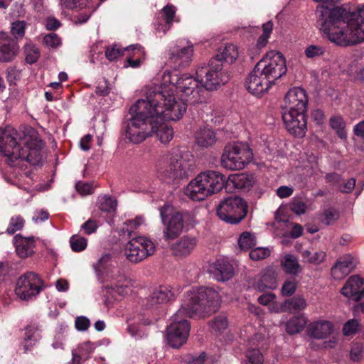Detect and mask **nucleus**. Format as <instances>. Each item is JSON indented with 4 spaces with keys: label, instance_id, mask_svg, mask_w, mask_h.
Listing matches in <instances>:
<instances>
[{
    "label": "nucleus",
    "instance_id": "1",
    "mask_svg": "<svg viewBox=\"0 0 364 364\" xmlns=\"http://www.w3.org/2000/svg\"><path fill=\"white\" fill-rule=\"evenodd\" d=\"M163 83L146 87V100L140 101L139 110L160 114L168 119H180L187 109L186 102H198L202 87L196 76L164 72Z\"/></svg>",
    "mask_w": 364,
    "mask_h": 364
},
{
    "label": "nucleus",
    "instance_id": "2",
    "mask_svg": "<svg viewBox=\"0 0 364 364\" xmlns=\"http://www.w3.org/2000/svg\"><path fill=\"white\" fill-rule=\"evenodd\" d=\"M220 296L214 289L193 287L184 295L181 308L167 327L166 338L168 344L175 348L183 345L189 336L190 325L186 318L195 316L205 317L215 312L220 304Z\"/></svg>",
    "mask_w": 364,
    "mask_h": 364
},
{
    "label": "nucleus",
    "instance_id": "3",
    "mask_svg": "<svg viewBox=\"0 0 364 364\" xmlns=\"http://www.w3.org/2000/svg\"><path fill=\"white\" fill-rule=\"evenodd\" d=\"M321 30L336 45L346 47L364 42V4L350 12L341 6H321Z\"/></svg>",
    "mask_w": 364,
    "mask_h": 364
},
{
    "label": "nucleus",
    "instance_id": "4",
    "mask_svg": "<svg viewBox=\"0 0 364 364\" xmlns=\"http://www.w3.org/2000/svg\"><path fill=\"white\" fill-rule=\"evenodd\" d=\"M43 145L38 132L31 127L21 132L11 127L0 131V152L10 166H22L21 163L25 161L39 164Z\"/></svg>",
    "mask_w": 364,
    "mask_h": 364
},
{
    "label": "nucleus",
    "instance_id": "5",
    "mask_svg": "<svg viewBox=\"0 0 364 364\" xmlns=\"http://www.w3.org/2000/svg\"><path fill=\"white\" fill-rule=\"evenodd\" d=\"M145 100L146 97L139 99L130 107L129 112L132 117L127 127V138L134 144H139L151 133H154L161 143L168 144L173 137V130L171 126L162 121H177L178 119H168L160 114H154L151 109L141 112L139 103L140 101Z\"/></svg>",
    "mask_w": 364,
    "mask_h": 364
},
{
    "label": "nucleus",
    "instance_id": "6",
    "mask_svg": "<svg viewBox=\"0 0 364 364\" xmlns=\"http://www.w3.org/2000/svg\"><path fill=\"white\" fill-rule=\"evenodd\" d=\"M308 102L306 92L299 87L289 89L284 96L282 119L288 132L295 136L302 137L306 134Z\"/></svg>",
    "mask_w": 364,
    "mask_h": 364
},
{
    "label": "nucleus",
    "instance_id": "7",
    "mask_svg": "<svg viewBox=\"0 0 364 364\" xmlns=\"http://www.w3.org/2000/svg\"><path fill=\"white\" fill-rule=\"evenodd\" d=\"M225 186V176L219 171H207L191 180L185 189V194L196 201L220 192Z\"/></svg>",
    "mask_w": 364,
    "mask_h": 364
},
{
    "label": "nucleus",
    "instance_id": "8",
    "mask_svg": "<svg viewBox=\"0 0 364 364\" xmlns=\"http://www.w3.org/2000/svg\"><path fill=\"white\" fill-rule=\"evenodd\" d=\"M191 154L186 150L173 149L164 156L166 165L158 169V177L167 183L188 178L191 173Z\"/></svg>",
    "mask_w": 364,
    "mask_h": 364
},
{
    "label": "nucleus",
    "instance_id": "9",
    "mask_svg": "<svg viewBox=\"0 0 364 364\" xmlns=\"http://www.w3.org/2000/svg\"><path fill=\"white\" fill-rule=\"evenodd\" d=\"M252 158V151L247 144L234 142L225 146L221 156V165L229 170H242Z\"/></svg>",
    "mask_w": 364,
    "mask_h": 364
},
{
    "label": "nucleus",
    "instance_id": "10",
    "mask_svg": "<svg viewBox=\"0 0 364 364\" xmlns=\"http://www.w3.org/2000/svg\"><path fill=\"white\" fill-rule=\"evenodd\" d=\"M196 75L201 87L208 90H216L229 80L228 73L218 58H212L208 66L199 68Z\"/></svg>",
    "mask_w": 364,
    "mask_h": 364
},
{
    "label": "nucleus",
    "instance_id": "11",
    "mask_svg": "<svg viewBox=\"0 0 364 364\" xmlns=\"http://www.w3.org/2000/svg\"><path fill=\"white\" fill-rule=\"evenodd\" d=\"M256 65L272 84L287 71L285 58L276 50L267 52Z\"/></svg>",
    "mask_w": 364,
    "mask_h": 364
},
{
    "label": "nucleus",
    "instance_id": "12",
    "mask_svg": "<svg viewBox=\"0 0 364 364\" xmlns=\"http://www.w3.org/2000/svg\"><path fill=\"white\" fill-rule=\"evenodd\" d=\"M247 205L239 196H230L220 202L217 208L218 217L226 223L237 224L247 214Z\"/></svg>",
    "mask_w": 364,
    "mask_h": 364
},
{
    "label": "nucleus",
    "instance_id": "13",
    "mask_svg": "<svg viewBox=\"0 0 364 364\" xmlns=\"http://www.w3.org/2000/svg\"><path fill=\"white\" fill-rule=\"evenodd\" d=\"M159 211L161 220L166 227L164 237L166 240H173L179 236L184 226L182 215L170 205H164Z\"/></svg>",
    "mask_w": 364,
    "mask_h": 364
},
{
    "label": "nucleus",
    "instance_id": "14",
    "mask_svg": "<svg viewBox=\"0 0 364 364\" xmlns=\"http://www.w3.org/2000/svg\"><path fill=\"white\" fill-rule=\"evenodd\" d=\"M155 252V245L151 240L144 237H138L129 241L124 254L131 262L137 263Z\"/></svg>",
    "mask_w": 364,
    "mask_h": 364
},
{
    "label": "nucleus",
    "instance_id": "15",
    "mask_svg": "<svg viewBox=\"0 0 364 364\" xmlns=\"http://www.w3.org/2000/svg\"><path fill=\"white\" fill-rule=\"evenodd\" d=\"M43 287V281L38 275L29 272L22 275L17 281L15 292L22 300L32 299Z\"/></svg>",
    "mask_w": 364,
    "mask_h": 364
},
{
    "label": "nucleus",
    "instance_id": "16",
    "mask_svg": "<svg viewBox=\"0 0 364 364\" xmlns=\"http://www.w3.org/2000/svg\"><path fill=\"white\" fill-rule=\"evenodd\" d=\"M193 45L188 41H180L170 50L169 61L175 68L188 65L192 60Z\"/></svg>",
    "mask_w": 364,
    "mask_h": 364
},
{
    "label": "nucleus",
    "instance_id": "17",
    "mask_svg": "<svg viewBox=\"0 0 364 364\" xmlns=\"http://www.w3.org/2000/svg\"><path fill=\"white\" fill-rule=\"evenodd\" d=\"M272 85L271 81L262 73L257 65L250 73L246 80V87L248 91L257 96H259L267 91Z\"/></svg>",
    "mask_w": 364,
    "mask_h": 364
},
{
    "label": "nucleus",
    "instance_id": "18",
    "mask_svg": "<svg viewBox=\"0 0 364 364\" xmlns=\"http://www.w3.org/2000/svg\"><path fill=\"white\" fill-rule=\"evenodd\" d=\"M174 298V294L170 287L159 286L143 301L146 308H157L167 304Z\"/></svg>",
    "mask_w": 364,
    "mask_h": 364
},
{
    "label": "nucleus",
    "instance_id": "19",
    "mask_svg": "<svg viewBox=\"0 0 364 364\" xmlns=\"http://www.w3.org/2000/svg\"><path fill=\"white\" fill-rule=\"evenodd\" d=\"M341 293L353 300H360L364 296V279L359 275L350 277L341 288Z\"/></svg>",
    "mask_w": 364,
    "mask_h": 364
},
{
    "label": "nucleus",
    "instance_id": "20",
    "mask_svg": "<svg viewBox=\"0 0 364 364\" xmlns=\"http://www.w3.org/2000/svg\"><path fill=\"white\" fill-rule=\"evenodd\" d=\"M357 261L351 255L340 257L331 268V276L334 279L341 280L348 275L355 267Z\"/></svg>",
    "mask_w": 364,
    "mask_h": 364
},
{
    "label": "nucleus",
    "instance_id": "21",
    "mask_svg": "<svg viewBox=\"0 0 364 364\" xmlns=\"http://www.w3.org/2000/svg\"><path fill=\"white\" fill-rule=\"evenodd\" d=\"M18 52L16 41L6 33H0V62L13 60Z\"/></svg>",
    "mask_w": 364,
    "mask_h": 364
},
{
    "label": "nucleus",
    "instance_id": "22",
    "mask_svg": "<svg viewBox=\"0 0 364 364\" xmlns=\"http://www.w3.org/2000/svg\"><path fill=\"white\" fill-rule=\"evenodd\" d=\"M254 183L253 177L245 173H234L225 178V188L230 191L238 190H248Z\"/></svg>",
    "mask_w": 364,
    "mask_h": 364
},
{
    "label": "nucleus",
    "instance_id": "23",
    "mask_svg": "<svg viewBox=\"0 0 364 364\" xmlns=\"http://www.w3.org/2000/svg\"><path fill=\"white\" fill-rule=\"evenodd\" d=\"M13 243L16 254L21 258L31 257L34 253L35 240L33 237H23L18 234L14 237Z\"/></svg>",
    "mask_w": 364,
    "mask_h": 364
},
{
    "label": "nucleus",
    "instance_id": "24",
    "mask_svg": "<svg viewBox=\"0 0 364 364\" xmlns=\"http://www.w3.org/2000/svg\"><path fill=\"white\" fill-rule=\"evenodd\" d=\"M197 245L194 237L183 236L171 246L173 254L178 257H186L191 253Z\"/></svg>",
    "mask_w": 364,
    "mask_h": 364
},
{
    "label": "nucleus",
    "instance_id": "25",
    "mask_svg": "<svg viewBox=\"0 0 364 364\" xmlns=\"http://www.w3.org/2000/svg\"><path fill=\"white\" fill-rule=\"evenodd\" d=\"M333 325L328 321H318L309 325V331L313 337L321 339L326 338L333 332Z\"/></svg>",
    "mask_w": 364,
    "mask_h": 364
},
{
    "label": "nucleus",
    "instance_id": "26",
    "mask_svg": "<svg viewBox=\"0 0 364 364\" xmlns=\"http://www.w3.org/2000/svg\"><path fill=\"white\" fill-rule=\"evenodd\" d=\"M261 338L262 336L257 334L250 341L249 345L251 346L249 347L246 352V358L250 364H263L264 363V357L259 350L252 348L254 346H259V341Z\"/></svg>",
    "mask_w": 364,
    "mask_h": 364
},
{
    "label": "nucleus",
    "instance_id": "27",
    "mask_svg": "<svg viewBox=\"0 0 364 364\" xmlns=\"http://www.w3.org/2000/svg\"><path fill=\"white\" fill-rule=\"evenodd\" d=\"M215 279L218 281H227L234 274V269L232 264L223 259H219L215 264Z\"/></svg>",
    "mask_w": 364,
    "mask_h": 364
},
{
    "label": "nucleus",
    "instance_id": "28",
    "mask_svg": "<svg viewBox=\"0 0 364 364\" xmlns=\"http://www.w3.org/2000/svg\"><path fill=\"white\" fill-rule=\"evenodd\" d=\"M300 254L302 257L303 262L313 265H319L322 264L326 258V254L323 250L306 249L301 250Z\"/></svg>",
    "mask_w": 364,
    "mask_h": 364
},
{
    "label": "nucleus",
    "instance_id": "29",
    "mask_svg": "<svg viewBox=\"0 0 364 364\" xmlns=\"http://www.w3.org/2000/svg\"><path fill=\"white\" fill-rule=\"evenodd\" d=\"M281 265L288 274L296 276L302 271V267L299 264L298 258L291 254L284 255L281 261Z\"/></svg>",
    "mask_w": 364,
    "mask_h": 364
},
{
    "label": "nucleus",
    "instance_id": "30",
    "mask_svg": "<svg viewBox=\"0 0 364 364\" xmlns=\"http://www.w3.org/2000/svg\"><path fill=\"white\" fill-rule=\"evenodd\" d=\"M41 336L36 326H28L26 328L24 341L22 343L23 352L26 353L41 339Z\"/></svg>",
    "mask_w": 364,
    "mask_h": 364
},
{
    "label": "nucleus",
    "instance_id": "31",
    "mask_svg": "<svg viewBox=\"0 0 364 364\" xmlns=\"http://www.w3.org/2000/svg\"><path fill=\"white\" fill-rule=\"evenodd\" d=\"M196 140L199 146L208 147L215 143L216 136L210 128L203 127L197 132Z\"/></svg>",
    "mask_w": 364,
    "mask_h": 364
},
{
    "label": "nucleus",
    "instance_id": "32",
    "mask_svg": "<svg viewBox=\"0 0 364 364\" xmlns=\"http://www.w3.org/2000/svg\"><path fill=\"white\" fill-rule=\"evenodd\" d=\"M239 56V52L237 46L234 44H228L222 48L218 53L213 58H218L222 63L223 60L232 63Z\"/></svg>",
    "mask_w": 364,
    "mask_h": 364
},
{
    "label": "nucleus",
    "instance_id": "33",
    "mask_svg": "<svg viewBox=\"0 0 364 364\" xmlns=\"http://www.w3.org/2000/svg\"><path fill=\"white\" fill-rule=\"evenodd\" d=\"M277 286L276 276L272 270L263 274L256 284V288L260 291H264L267 289H274Z\"/></svg>",
    "mask_w": 364,
    "mask_h": 364
},
{
    "label": "nucleus",
    "instance_id": "34",
    "mask_svg": "<svg viewBox=\"0 0 364 364\" xmlns=\"http://www.w3.org/2000/svg\"><path fill=\"white\" fill-rule=\"evenodd\" d=\"M67 336V326L62 324L60 325L58 327L54 336L52 347L55 350H64L66 343Z\"/></svg>",
    "mask_w": 364,
    "mask_h": 364
},
{
    "label": "nucleus",
    "instance_id": "35",
    "mask_svg": "<svg viewBox=\"0 0 364 364\" xmlns=\"http://www.w3.org/2000/svg\"><path fill=\"white\" fill-rule=\"evenodd\" d=\"M127 322L128 323V333L131 336H134L137 334L139 331V325H149L151 321L148 318H144L141 316L137 315L136 317L127 318Z\"/></svg>",
    "mask_w": 364,
    "mask_h": 364
},
{
    "label": "nucleus",
    "instance_id": "36",
    "mask_svg": "<svg viewBox=\"0 0 364 364\" xmlns=\"http://www.w3.org/2000/svg\"><path fill=\"white\" fill-rule=\"evenodd\" d=\"M284 306L287 311L296 312L304 310L306 307V301L303 297L296 296L286 300Z\"/></svg>",
    "mask_w": 364,
    "mask_h": 364
},
{
    "label": "nucleus",
    "instance_id": "37",
    "mask_svg": "<svg viewBox=\"0 0 364 364\" xmlns=\"http://www.w3.org/2000/svg\"><path fill=\"white\" fill-rule=\"evenodd\" d=\"M127 50H135V53H134V55H137L135 59L129 57L127 59L128 66L132 67V68H137L139 67L141 62L144 60V51L143 50V48L139 45H132L127 48Z\"/></svg>",
    "mask_w": 364,
    "mask_h": 364
},
{
    "label": "nucleus",
    "instance_id": "38",
    "mask_svg": "<svg viewBox=\"0 0 364 364\" xmlns=\"http://www.w3.org/2000/svg\"><path fill=\"white\" fill-rule=\"evenodd\" d=\"M61 5L69 9L82 10L83 9H90V0H60Z\"/></svg>",
    "mask_w": 364,
    "mask_h": 364
},
{
    "label": "nucleus",
    "instance_id": "39",
    "mask_svg": "<svg viewBox=\"0 0 364 364\" xmlns=\"http://www.w3.org/2000/svg\"><path fill=\"white\" fill-rule=\"evenodd\" d=\"M145 219L142 215H138L134 219L128 220L124 223L123 230L127 232L129 235L137 230L141 225H144Z\"/></svg>",
    "mask_w": 364,
    "mask_h": 364
},
{
    "label": "nucleus",
    "instance_id": "40",
    "mask_svg": "<svg viewBox=\"0 0 364 364\" xmlns=\"http://www.w3.org/2000/svg\"><path fill=\"white\" fill-rule=\"evenodd\" d=\"M25 220L19 215H14L11 218L6 232L9 235H13L16 232L21 230L24 226Z\"/></svg>",
    "mask_w": 364,
    "mask_h": 364
},
{
    "label": "nucleus",
    "instance_id": "41",
    "mask_svg": "<svg viewBox=\"0 0 364 364\" xmlns=\"http://www.w3.org/2000/svg\"><path fill=\"white\" fill-rule=\"evenodd\" d=\"M255 244L256 240L255 235L248 232H242L238 239V245L242 250L252 248Z\"/></svg>",
    "mask_w": 364,
    "mask_h": 364
},
{
    "label": "nucleus",
    "instance_id": "42",
    "mask_svg": "<svg viewBox=\"0 0 364 364\" xmlns=\"http://www.w3.org/2000/svg\"><path fill=\"white\" fill-rule=\"evenodd\" d=\"M273 29V23L272 21H267L262 25L263 33L259 37L257 46L262 48L266 46L268 39Z\"/></svg>",
    "mask_w": 364,
    "mask_h": 364
},
{
    "label": "nucleus",
    "instance_id": "43",
    "mask_svg": "<svg viewBox=\"0 0 364 364\" xmlns=\"http://www.w3.org/2000/svg\"><path fill=\"white\" fill-rule=\"evenodd\" d=\"M24 52L26 54V60L30 64L36 63L39 58L40 53L38 48L31 43L25 45Z\"/></svg>",
    "mask_w": 364,
    "mask_h": 364
},
{
    "label": "nucleus",
    "instance_id": "44",
    "mask_svg": "<svg viewBox=\"0 0 364 364\" xmlns=\"http://www.w3.org/2000/svg\"><path fill=\"white\" fill-rule=\"evenodd\" d=\"M112 261V255L109 253H105L101 255L98 260L93 264V268L97 274H100L109 265Z\"/></svg>",
    "mask_w": 364,
    "mask_h": 364
},
{
    "label": "nucleus",
    "instance_id": "45",
    "mask_svg": "<svg viewBox=\"0 0 364 364\" xmlns=\"http://www.w3.org/2000/svg\"><path fill=\"white\" fill-rule=\"evenodd\" d=\"M330 124L331 127L336 130L338 136L341 139L346 138V132L344 129L345 122L341 117H334L331 119Z\"/></svg>",
    "mask_w": 364,
    "mask_h": 364
},
{
    "label": "nucleus",
    "instance_id": "46",
    "mask_svg": "<svg viewBox=\"0 0 364 364\" xmlns=\"http://www.w3.org/2000/svg\"><path fill=\"white\" fill-rule=\"evenodd\" d=\"M304 328V323L301 318L298 317H294L290 319L287 325L286 330L289 334H294L301 331Z\"/></svg>",
    "mask_w": 364,
    "mask_h": 364
},
{
    "label": "nucleus",
    "instance_id": "47",
    "mask_svg": "<svg viewBox=\"0 0 364 364\" xmlns=\"http://www.w3.org/2000/svg\"><path fill=\"white\" fill-rule=\"evenodd\" d=\"M70 247L74 252H81L84 250L87 245V240L79 235H73L70 239Z\"/></svg>",
    "mask_w": 364,
    "mask_h": 364
},
{
    "label": "nucleus",
    "instance_id": "48",
    "mask_svg": "<svg viewBox=\"0 0 364 364\" xmlns=\"http://www.w3.org/2000/svg\"><path fill=\"white\" fill-rule=\"evenodd\" d=\"M176 7L172 4H167L162 10V16L167 25H171L175 21Z\"/></svg>",
    "mask_w": 364,
    "mask_h": 364
},
{
    "label": "nucleus",
    "instance_id": "49",
    "mask_svg": "<svg viewBox=\"0 0 364 364\" xmlns=\"http://www.w3.org/2000/svg\"><path fill=\"white\" fill-rule=\"evenodd\" d=\"M26 28V21H16L11 23V32L16 38H22L24 36Z\"/></svg>",
    "mask_w": 364,
    "mask_h": 364
},
{
    "label": "nucleus",
    "instance_id": "50",
    "mask_svg": "<svg viewBox=\"0 0 364 364\" xmlns=\"http://www.w3.org/2000/svg\"><path fill=\"white\" fill-rule=\"evenodd\" d=\"M228 321L226 316L220 315L216 316L211 323V328L216 332H221L227 328Z\"/></svg>",
    "mask_w": 364,
    "mask_h": 364
},
{
    "label": "nucleus",
    "instance_id": "51",
    "mask_svg": "<svg viewBox=\"0 0 364 364\" xmlns=\"http://www.w3.org/2000/svg\"><path fill=\"white\" fill-rule=\"evenodd\" d=\"M289 208L296 215H302L306 212V205L300 199L293 198L289 204Z\"/></svg>",
    "mask_w": 364,
    "mask_h": 364
},
{
    "label": "nucleus",
    "instance_id": "52",
    "mask_svg": "<svg viewBox=\"0 0 364 364\" xmlns=\"http://www.w3.org/2000/svg\"><path fill=\"white\" fill-rule=\"evenodd\" d=\"M116 207V201L110 197H103L100 202V209L104 212L114 211Z\"/></svg>",
    "mask_w": 364,
    "mask_h": 364
},
{
    "label": "nucleus",
    "instance_id": "53",
    "mask_svg": "<svg viewBox=\"0 0 364 364\" xmlns=\"http://www.w3.org/2000/svg\"><path fill=\"white\" fill-rule=\"evenodd\" d=\"M323 53V47L316 45H310L307 46L304 50L305 55L308 58H314L315 57L321 56Z\"/></svg>",
    "mask_w": 364,
    "mask_h": 364
},
{
    "label": "nucleus",
    "instance_id": "54",
    "mask_svg": "<svg viewBox=\"0 0 364 364\" xmlns=\"http://www.w3.org/2000/svg\"><path fill=\"white\" fill-rule=\"evenodd\" d=\"M363 345L362 343H353L350 352L351 360L353 361L360 360L363 357Z\"/></svg>",
    "mask_w": 364,
    "mask_h": 364
},
{
    "label": "nucleus",
    "instance_id": "55",
    "mask_svg": "<svg viewBox=\"0 0 364 364\" xmlns=\"http://www.w3.org/2000/svg\"><path fill=\"white\" fill-rule=\"evenodd\" d=\"M270 255L268 248L257 247L251 250L250 257L253 260H259L267 257Z\"/></svg>",
    "mask_w": 364,
    "mask_h": 364
},
{
    "label": "nucleus",
    "instance_id": "56",
    "mask_svg": "<svg viewBox=\"0 0 364 364\" xmlns=\"http://www.w3.org/2000/svg\"><path fill=\"white\" fill-rule=\"evenodd\" d=\"M338 217L339 214L336 210L333 208H328L324 211L322 221L326 225H329L334 223L338 218Z\"/></svg>",
    "mask_w": 364,
    "mask_h": 364
},
{
    "label": "nucleus",
    "instance_id": "57",
    "mask_svg": "<svg viewBox=\"0 0 364 364\" xmlns=\"http://www.w3.org/2000/svg\"><path fill=\"white\" fill-rule=\"evenodd\" d=\"M358 322L355 319H351L347 321L343 328V332L345 336H350L355 333L358 329Z\"/></svg>",
    "mask_w": 364,
    "mask_h": 364
},
{
    "label": "nucleus",
    "instance_id": "58",
    "mask_svg": "<svg viewBox=\"0 0 364 364\" xmlns=\"http://www.w3.org/2000/svg\"><path fill=\"white\" fill-rule=\"evenodd\" d=\"M296 289V282L294 279L285 282L282 287V294L283 296H289L292 295Z\"/></svg>",
    "mask_w": 364,
    "mask_h": 364
},
{
    "label": "nucleus",
    "instance_id": "59",
    "mask_svg": "<svg viewBox=\"0 0 364 364\" xmlns=\"http://www.w3.org/2000/svg\"><path fill=\"white\" fill-rule=\"evenodd\" d=\"M43 43L48 47L55 48L60 45L61 41L55 33H51L44 37Z\"/></svg>",
    "mask_w": 364,
    "mask_h": 364
},
{
    "label": "nucleus",
    "instance_id": "60",
    "mask_svg": "<svg viewBox=\"0 0 364 364\" xmlns=\"http://www.w3.org/2000/svg\"><path fill=\"white\" fill-rule=\"evenodd\" d=\"M75 188L77 191L81 195V196H86L89 195L93 193V186L87 183H83V182H78L75 185Z\"/></svg>",
    "mask_w": 364,
    "mask_h": 364
},
{
    "label": "nucleus",
    "instance_id": "61",
    "mask_svg": "<svg viewBox=\"0 0 364 364\" xmlns=\"http://www.w3.org/2000/svg\"><path fill=\"white\" fill-rule=\"evenodd\" d=\"M99 225L96 220L89 219L84 224L82 225L81 228L85 231V233L90 235L95 232Z\"/></svg>",
    "mask_w": 364,
    "mask_h": 364
},
{
    "label": "nucleus",
    "instance_id": "62",
    "mask_svg": "<svg viewBox=\"0 0 364 364\" xmlns=\"http://www.w3.org/2000/svg\"><path fill=\"white\" fill-rule=\"evenodd\" d=\"M75 326L78 331H84L90 327V321L85 316H78L75 318Z\"/></svg>",
    "mask_w": 364,
    "mask_h": 364
},
{
    "label": "nucleus",
    "instance_id": "63",
    "mask_svg": "<svg viewBox=\"0 0 364 364\" xmlns=\"http://www.w3.org/2000/svg\"><path fill=\"white\" fill-rule=\"evenodd\" d=\"M120 50L116 46L107 47L105 56L109 60H114L120 55Z\"/></svg>",
    "mask_w": 364,
    "mask_h": 364
},
{
    "label": "nucleus",
    "instance_id": "64",
    "mask_svg": "<svg viewBox=\"0 0 364 364\" xmlns=\"http://www.w3.org/2000/svg\"><path fill=\"white\" fill-rule=\"evenodd\" d=\"M294 189L291 187L282 186L277 189V195L280 198H285L292 195Z\"/></svg>",
    "mask_w": 364,
    "mask_h": 364
}]
</instances>
